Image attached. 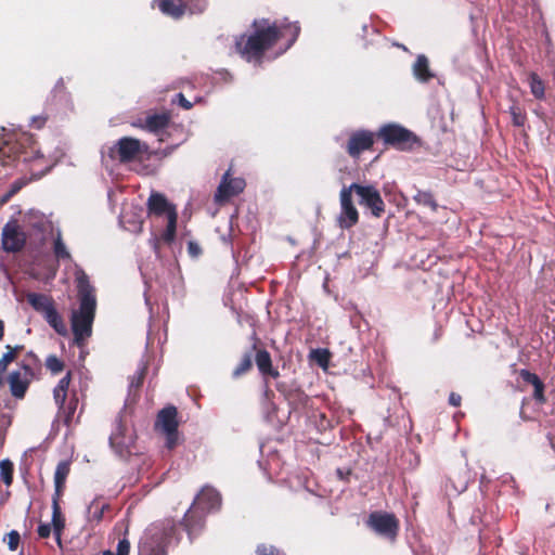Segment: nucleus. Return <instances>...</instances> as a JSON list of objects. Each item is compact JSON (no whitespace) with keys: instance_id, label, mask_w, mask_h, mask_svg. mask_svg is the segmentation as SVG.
<instances>
[{"instance_id":"nucleus-24","label":"nucleus","mask_w":555,"mask_h":555,"mask_svg":"<svg viewBox=\"0 0 555 555\" xmlns=\"http://www.w3.org/2000/svg\"><path fill=\"white\" fill-rule=\"evenodd\" d=\"M52 530L55 535L56 542L61 544V534L65 527V520L62 516L61 508L57 502V498L53 499L52 504Z\"/></svg>"},{"instance_id":"nucleus-49","label":"nucleus","mask_w":555,"mask_h":555,"mask_svg":"<svg viewBox=\"0 0 555 555\" xmlns=\"http://www.w3.org/2000/svg\"><path fill=\"white\" fill-rule=\"evenodd\" d=\"M188 247H189L190 254H192V255H197L199 251L198 246L193 242H190Z\"/></svg>"},{"instance_id":"nucleus-44","label":"nucleus","mask_w":555,"mask_h":555,"mask_svg":"<svg viewBox=\"0 0 555 555\" xmlns=\"http://www.w3.org/2000/svg\"><path fill=\"white\" fill-rule=\"evenodd\" d=\"M543 391H544V385L543 383L539 384V385H535L534 386V392H533V397L537 401H540V402H543L544 401V396H543Z\"/></svg>"},{"instance_id":"nucleus-7","label":"nucleus","mask_w":555,"mask_h":555,"mask_svg":"<svg viewBox=\"0 0 555 555\" xmlns=\"http://www.w3.org/2000/svg\"><path fill=\"white\" fill-rule=\"evenodd\" d=\"M177 415V408L169 405L158 412L155 421V430L165 436V446L169 450H172L179 443Z\"/></svg>"},{"instance_id":"nucleus-51","label":"nucleus","mask_w":555,"mask_h":555,"mask_svg":"<svg viewBox=\"0 0 555 555\" xmlns=\"http://www.w3.org/2000/svg\"><path fill=\"white\" fill-rule=\"evenodd\" d=\"M3 334H4V324H3V322L0 320V339H2Z\"/></svg>"},{"instance_id":"nucleus-48","label":"nucleus","mask_w":555,"mask_h":555,"mask_svg":"<svg viewBox=\"0 0 555 555\" xmlns=\"http://www.w3.org/2000/svg\"><path fill=\"white\" fill-rule=\"evenodd\" d=\"M63 90H64V81H63V79H62V78H60V79L57 80V82H56L55 87H54V90H53L54 95H56L57 93L63 92Z\"/></svg>"},{"instance_id":"nucleus-27","label":"nucleus","mask_w":555,"mask_h":555,"mask_svg":"<svg viewBox=\"0 0 555 555\" xmlns=\"http://www.w3.org/2000/svg\"><path fill=\"white\" fill-rule=\"evenodd\" d=\"M121 225L133 233H140L142 231L143 221L140 217H135L130 219L127 212H122L119 219Z\"/></svg>"},{"instance_id":"nucleus-47","label":"nucleus","mask_w":555,"mask_h":555,"mask_svg":"<svg viewBox=\"0 0 555 555\" xmlns=\"http://www.w3.org/2000/svg\"><path fill=\"white\" fill-rule=\"evenodd\" d=\"M46 122V117H42V116H36V117H33L31 119V124L36 127V128H41Z\"/></svg>"},{"instance_id":"nucleus-29","label":"nucleus","mask_w":555,"mask_h":555,"mask_svg":"<svg viewBox=\"0 0 555 555\" xmlns=\"http://www.w3.org/2000/svg\"><path fill=\"white\" fill-rule=\"evenodd\" d=\"M257 367L259 372L266 376V372H270V366L272 365L271 356L267 350H259L256 353L255 358Z\"/></svg>"},{"instance_id":"nucleus-46","label":"nucleus","mask_w":555,"mask_h":555,"mask_svg":"<svg viewBox=\"0 0 555 555\" xmlns=\"http://www.w3.org/2000/svg\"><path fill=\"white\" fill-rule=\"evenodd\" d=\"M461 396L455 392H451L449 396V403L453 406H459L461 404Z\"/></svg>"},{"instance_id":"nucleus-37","label":"nucleus","mask_w":555,"mask_h":555,"mask_svg":"<svg viewBox=\"0 0 555 555\" xmlns=\"http://www.w3.org/2000/svg\"><path fill=\"white\" fill-rule=\"evenodd\" d=\"M130 543L127 539L119 540L117 544V552L114 554L112 551H105L102 555H129Z\"/></svg>"},{"instance_id":"nucleus-16","label":"nucleus","mask_w":555,"mask_h":555,"mask_svg":"<svg viewBox=\"0 0 555 555\" xmlns=\"http://www.w3.org/2000/svg\"><path fill=\"white\" fill-rule=\"evenodd\" d=\"M4 155H5L4 149L0 147V165L4 169L3 173L0 171V177H7V176L11 175L9 167L12 166L13 163H15V162H20V160H23L24 163L36 162L43 157V154L40 152V150L36 149V146H30L29 150L22 151L14 158L9 157L8 160L4 159Z\"/></svg>"},{"instance_id":"nucleus-14","label":"nucleus","mask_w":555,"mask_h":555,"mask_svg":"<svg viewBox=\"0 0 555 555\" xmlns=\"http://www.w3.org/2000/svg\"><path fill=\"white\" fill-rule=\"evenodd\" d=\"M25 244V235L15 222H9L2 231V247L7 251H18Z\"/></svg>"},{"instance_id":"nucleus-41","label":"nucleus","mask_w":555,"mask_h":555,"mask_svg":"<svg viewBox=\"0 0 555 555\" xmlns=\"http://www.w3.org/2000/svg\"><path fill=\"white\" fill-rule=\"evenodd\" d=\"M14 359V351L9 350L5 352L2 358L0 359V370H3L5 372L7 366L10 362H12Z\"/></svg>"},{"instance_id":"nucleus-22","label":"nucleus","mask_w":555,"mask_h":555,"mask_svg":"<svg viewBox=\"0 0 555 555\" xmlns=\"http://www.w3.org/2000/svg\"><path fill=\"white\" fill-rule=\"evenodd\" d=\"M157 530L158 526H153L152 528L149 529V533L153 539L155 538L154 542L157 543V550L150 555H167L164 544L168 541L169 533H171L175 530V526L171 522H168L167 527H163V535L160 538L157 537Z\"/></svg>"},{"instance_id":"nucleus-28","label":"nucleus","mask_w":555,"mask_h":555,"mask_svg":"<svg viewBox=\"0 0 555 555\" xmlns=\"http://www.w3.org/2000/svg\"><path fill=\"white\" fill-rule=\"evenodd\" d=\"M53 253L57 260H70L72 258L66 245L62 240L60 230L57 231L56 237L54 238Z\"/></svg>"},{"instance_id":"nucleus-1","label":"nucleus","mask_w":555,"mask_h":555,"mask_svg":"<svg viewBox=\"0 0 555 555\" xmlns=\"http://www.w3.org/2000/svg\"><path fill=\"white\" fill-rule=\"evenodd\" d=\"M255 26L254 35L247 38L242 36L235 42L236 51L248 62L259 61L262 53L281 38L287 40L284 51L289 49L300 33L298 23H291L286 18L279 25L262 21L259 24L255 22Z\"/></svg>"},{"instance_id":"nucleus-32","label":"nucleus","mask_w":555,"mask_h":555,"mask_svg":"<svg viewBox=\"0 0 555 555\" xmlns=\"http://www.w3.org/2000/svg\"><path fill=\"white\" fill-rule=\"evenodd\" d=\"M0 477L7 486L13 481V464L9 460L0 462Z\"/></svg>"},{"instance_id":"nucleus-6","label":"nucleus","mask_w":555,"mask_h":555,"mask_svg":"<svg viewBox=\"0 0 555 555\" xmlns=\"http://www.w3.org/2000/svg\"><path fill=\"white\" fill-rule=\"evenodd\" d=\"M377 137L387 145L398 150H411L417 142L416 135L409 129L398 124H387L379 128Z\"/></svg>"},{"instance_id":"nucleus-45","label":"nucleus","mask_w":555,"mask_h":555,"mask_svg":"<svg viewBox=\"0 0 555 555\" xmlns=\"http://www.w3.org/2000/svg\"><path fill=\"white\" fill-rule=\"evenodd\" d=\"M176 99L184 109H190L193 106V104L189 100H186L182 93L176 94Z\"/></svg>"},{"instance_id":"nucleus-36","label":"nucleus","mask_w":555,"mask_h":555,"mask_svg":"<svg viewBox=\"0 0 555 555\" xmlns=\"http://www.w3.org/2000/svg\"><path fill=\"white\" fill-rule=\"evenodd\" d=\"M509 113L512 116V121L515 126H517V127L524 126L526 116L518 106H516V105L511 106Z\"/></svg>"},{"instance_id":"nucleus-43","label":"nucleus","mask_w":555,"mask_h":555,"mask_svg":"<svg viewBox=\"0 0 555 555\" xmlns=\"http://www.w3.org/2000/svg\"><path fill=\"white\" fill-rule=\"evenodd\" d=\"M52 527L50 524H40L37 532L40 538H48L51 534Z\"/></svg>"},{"instance_id":"nucleus-9","label":"nucleus","mask_w":555,"mask_h":555,"mask_svg":"<svg viewBox=\"0 0 555 555\" xmlns=\"http://www.w3.org/2000/svg\"><path fill=\"white\" fill-rule=\"evenodd\" d=\"M70 377V372H67V374L59 380L57 385L53 389L54 402L59 408V413L64 416L66 423H69L70 418L74 416L78 404V400L75 396H73L66 403Z\"/></svg>"},{"instance_id":"nucleus-18","label":"nucleus","mask_w":555,"mask_h":555,"mask_svg":"<svg viewBox=\"0 0 555 555\" xmlns=\"http://www.w3.org/2000/svg\"><path fill=\"white\" fill-rule=\"evenodd\" d=\"M31 372L27 366H23L20 370L13 371L9 375V384L12 395L15 398H23L28 385H29V376Z\"/></svg>"},{"instance_id":"nucleus-3","label":"nucleus","mask_w":555,"mask_h":555,"mask_svg":"<svg viewBox=\"0 0 555 555\" xmlns=\"http://www.w3.org/2000/svg\"><path fill=\"white\" fill-rule=\"evenodd\" d=\"M220 505V493L214 488L204 487L194 500L192 506L184 514L182 521L191 541L203 530L205 516L208 513L218 509Z\"/></svg>"},{"instance_id":"nucleus-21","label":"nucleus","mask_w":555,"mask_h":555,"mask_svg":"<svg viewBox=\"0 0 555 555\" xmlns=\"http://www.w3.org/2000/svg\"><path fill=\"white\" fill-rule=\"evenodd\" d=\"M413 75L420 82H428L431 78H434V73L429 68L428 59L421 54L417 56L414 65H413Z\"/></svg>"},{"instance_id":"nucleus-20","label":"nucleus","mask_w":555,"mask_h":555,"mask_svg":"<svg viewBox=\"0 0 555 555\" xmlns=\"http://www.w3.org/2000/svg\"><path fill=\"white\" fill-rule=\"evenodd\" d=\"M127 429L124 427L121 420L116 421V426L109 437V442L112 446L128 449L133 443L132 435H126Z\"/></svg>"},{"instance_id":"nucleus-35","label":"nucleus","mask_w":555,"mask_h":555,"mask_svg":"<svg viewBox=\"0 0 555 555\" xmlns=\"http://www.w3.org/2000/svg\"><path fill=\"white\" fill-rule=\"evenodd\" d=\"M46 367L53 374H57L63 371L64 364L56 356L50 354L46 359Z\"/></svg>"},{"instance_id":"nucleus-8","label":"nucleus","mask_w":555,"mask_h":555,"mask_svg":"<svg viewBox=\"0 0 555 555\" xmlns=\"http://www.w3.org/2000/svg\"><path fill=\"white\" fill-rule=\"evenodd\" d=\"M207 7V0H159L158 8L160 12L175 20L184 15L203 13Z\"/></svg>"},{"instance_id":"nucleus-38","label":"nucleus","mask_w":555,"mask_h":555,"mask_svg":"<svg viewBox=\"0 0 555 555\" xmlns=\"http://www.w3.org/2000/svg\"><path fill=\"white\" fill-rule=\"evenodd\" d=\"M520 377L526 382V383H529L531 384L533 387L535 385H539L541 384V379L539 378V376L534 373H531L529 372L528 370H521L520 371Z\"/></svg>"},{"instance_id":"nucleus-10","label":"nucleus","mask_w":555,"mask_h":555,"mask_svg":"<svg viewBox=\"0 0 555 555\" xmlns=\"http://www.w3.org/2000/svg\"><path fill=\"white\" fill-rule=\"evenodd\" d=\"M350 189L360 197V204L371 209L375 217H380L385 211L384 201L376 188L372 185H360L357 183L350 184Z\"/></svg>"},{"instance_id":"nucleus-26","label":"nucleus","mask_w":555,"mask_h":555,"mask_svg":"<svg viewBox=\"0 0 555 555\" xmlns=\"http://www.w3.org/2000/svg\"><path fill=\"white\" fill-rule=\"evenodd\" d=\"M69 462L62 461L57 464L55 473H54V485L56 496L60 494L62 488L64 487L65 480L69 474Z\"/></svg>"},{"instance_id":"nucleus-42","label":"nucleus","mask_w":555,"mask_h":555,"mask_svg":"<svg viewBox=\"0 0 555 555\" xmlns=\"http://www.w3.org/2000/svg\"><path fill=\"white\" fill-rule=\"evenodd\" d=\"M144 371H145V366H143L142 369H140V371H138V373L132 377V379L130 382V387H139L142 384L143 377H144Z\"/></svg>"},{"instance_id":"nucleus-11","label":"nucleus","mask_w":555,"mask_h":555,"mask_svg":"<svg viewBox=\"0 0 555 555\" xmlns=\"http://www.w3.org/2000/svg\"><path fill=\"white\" fill-rule=\"evenodd\" d=\"M340 199V214L337 218L338 224L341 229H349L353 227L359 220V214L352 204V190L349 186H344L339 194Z\"/></svg>"},{"instance_id":"nucleus-39","label":"nucleus","mask_w":555,"mask_h":555,"mask_svg":"<svg viewBox=\"0 0 555 555\" xmlns=\"http://www.w3.org/2000/svg\"><path fill=\"white\" fill-rule=\"evenodd\" d=\"M258 555H284L276 547L272 545L260 544L257 547Z\"/></svg>"},{"instance_id":"nucleus-23","label":"nucleus","mask_w":555,"mask_h":555,"mask_svg":"<svg viewBox=\"0 0 555 555\" xmlns=\"http://www.w3.org/2000/svg\"><path fill=\"white\" fill-rule=\"evenodd\" d=\"M27 301L36 311L40 312L42 315L54 308L53 300L42 294L30 293L27 295Z\"/></svg>"},{"instance_id":"nucleus-50","label":"nucleus","mask_w":555,"mask_h":555,"mask_svg":"<svg viewBox=\"0 0 555 555\" xmlns=\"http://www.w3.org/2000/svg\"><path fill=\"white\" fill-rule=\"evenodd\" d=\"M267 375H269V376H271V377H273V378H276V377H279V375H280V374H279V371L274 370V369L272 367V365H271V366H270V372H266V376H267Z\"/></svg>"},{"instance_id":"nucleus-25","label":"nucleus","mask_w":555,"mask_h":555,"mask_svg":"<svg viewBox=\"0 0 555 555\" xmlns=\"http://www.w3.org/2000/svg\"><path fill=\"white\" fill-rule=\"evenodd\" d=\"M44 320L48 322V324L59 334L62 336L67 335V327L64 323L62 317L56 311L55 307L52 310H49L44 315Z\"/></svg>"},{"instance_id":"nucleus-17","label":"nucleus","mask_w":555,"mask_h":555,"mask_svg":"<svg viewBox=\"0 0 555 555\" xmlns=\"http://www.w3.org/2000/svg\"><path fill=\"white\" fill-rule=\"evenodd\" d=\"M245 181L241 178L229 179V172H225L221 183L218 186L215 198L217 202L225 201L243 192Z\"/></svg>"},{"instance_id":"nucleus-13","label":"nucleus","mask_w":555,"mask_h":555,"mask_svg":"<svg viewBox=\"0 0 555 555\" xmlns=\"http://www.w3.org/2000/svg\"><path fill=\"white\" fill-rule=\"evenodd\" d=\"M23 224L29 232L40 235V238H43L44 233L52 229L50 219L35 209L25 214Z\"/></svg>"},{"instance_id":"nucleus-4","label":"nucleus","mask_w":555,"mask_h":555,"mask_svg":"<svg viewBox=\"0 0 555 555\" xmlns=\"http://www.w3.org/2000/svg\"><path fill=\"white\" fill-rule=\"evenodd\" d=\"M147 209L151 215L167 218V227L160 237L152 236L150 243L155 253H158L159 241L171 244L176 237L177 229V210L167 198L160 193H152L147 199Z\"/></svg>"},{"instance_id":"nucleus-40","label":"nucleus","mask_w":555,"mask_h":555,"mask_svg":"<svg viewBox=\"0 0 555 555\" xmlns=\"http://www.w3.org/2000/svg\"><path fill=\"white\" fill-rule=\"evenodd\" d=\"M21 537L20 533L15 530H12L8 533V546L11 551H15L18 546Z\"/></svg>"},{"instance_id":"nucleus-12","label":"nucleus","mask_w":555,"mask_h":555,"mask_svg":"<svg viewBox=\"0 0 555 555\" xmlns=\"http://www.w3.org/2000/svg\"><path fill=\"white\" fill-rule=\"evenodd\" d=\"M367 525L378 534L395 539L398 531L396 517L388 513L374 512L370 515Z\"/></svg>"},{"instance_id":"nucleus-19","label":"nucleus","mask_w":555,"mask_h":555,"mask_svg":"<svg viewBox=\"0 0 555 555\" xmlns=\"http://www.w3.org/2000/svg\"><path fill=\"white\" fill-rule=\"evenodd\" d=\"M170 117L166 113L147 115L144 119H139L133 125L141 127L153 133H160L169 124Z\"/></svg>"},{"instance_id":"nucleus-33","label":"nucleus","mask_w":555,"mask_h":555,"mask_svg":"<svg viewBox=\"0 0 555 555\" xmlns=\"http://www.w3.org/2000/svg\"><path fill=\"white\" fill-rule=\"evenodd\" d=\"M253 365V357L250 353H245L236 366V369L233 371V377L237 378L241 375L245 374L251 369Z\"/></svg>"},{"instance_id":"nucleus-31","label":"nucleus","mask_w":555,"mask_h":555,"mask_svg":"<svg viewBox=\"0 0 555 555\" xmlns=\"http://www.w3.org/2000/svg\"><path fill=\"white\" fill-rule=\"evenodd\" d=\"M413 199L418 204L423 206L429 207L431 210L437 209V203L430 192L426 191H417L416 194L413 196Z\"/></svg>"},{"instance_id":"nucleus-30","label":"nucleus","mask_w":555,"mask_h":555,"mask_svg":"<svg viewBox=\"0 0 555 555\" xmlns=\"http://www.w3.org/2000/svg\"><path fill=\"white\" fill-rule=\"evenodd\" d=\"M106 507H107V504L100 503L99 501L93 500L89 504L88 509H87L89 520L96 521V522L101 521L103 518L104 509Z\"/></svg>"},{"instance_id":"nucleus-15","label":"nucleus","mask_w":555,"mask_h":555,"mask_svg":"<svg viewBox=\"0 0 555 555\" xmlns=\"http://www.w3.org/2000/svg\"><path fill=\"white\" fill-rule=\"evenodd\" d=\"M374 133L369 130L354 131L349 139L347 151L350 156L357 157L363 151L372 147L374 143Z\"/></svg>"},{"instance_id":"nucleus-34","label":"nucleus","mask_w":555,"mask_h":555,"mask_svg":"<svg viewBox=\"0 0 555 555\" xmlns=\"http://www.w3.org/2000/svg\"><path fill=\"white\" fill-rule=\"evenodd\" d=\"M530 89L532 94L537 99H542L544 96V85L539 76L534 73L530 75Z\"/></svg>"},{"instance_id":"nucleus-2","label":"nucleus","mask_w":555,"mask_h":555,"mask_svg":"<svg viewBox=\"0 0 555 555\" xmlns=\"http://www.w3.org/2000/svg\"><path fill=\"white\" fill-rule=\"evenodd\" d=\"M75 275L78 288L79 308L73 310L70 324L74 341L80 347L92 334L96 299L94 289L89 283L88 275L81 269H78Z\"/></svg>"},{"instance_id":"nucleus-5","label":"nucleus","mask_w":555,"mask_h":555,"mask_svg":"<svg viewBox=\"0 0 555 555\" xmlns=\"http://www.w3.org/2000/svg\"><path fill=\"white\" fill-rule=\"evenodd\" d=\"M147 151V145L138 139L124 137L114 145L102 150V159H118L120 163H128L135 159L140 154Z\"/></svg>"}]
</instances>
